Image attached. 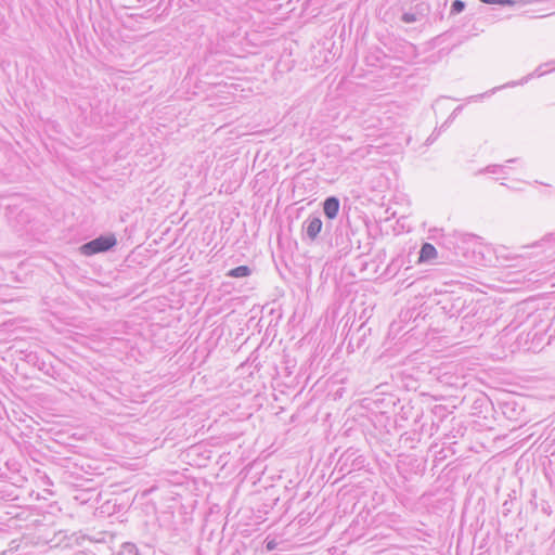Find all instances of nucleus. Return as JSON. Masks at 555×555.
<instances>
[{
	"mask_svg": "<svg viewBox=\"0 0 555 555\" xmlns=\"http://www.w3.org/2000/svg\"><path fill=\"white\" fill-rule=\"evenodd\" d=\"M323 227L320 216L310 215L302 223V230L307 238L315 241Z\"/></svg>",
	"mask_w": 555,
	"mask_h": 555,
	"instance_id": "4",
	"label": "nucleus"
},
{
	"mask_svg": "<svg viewBox=\"0 0 555 555\" xmlns=\"http://www.w3.org/2000/svg\"><path fill=\"white\" fill-rule=\"evenodd\" d=\"M462 109V106H457L453 113L450 115V117L447 119V121L442 125V128L447 127L448 124L459 114V112Z\"/></svg>",
	"mask_w": 555,
	"mask_h": 555,
	"instance_id": "18",
	"label": "nucleus"
},
{
	"mask_svg": "<svg viewBox=\"0 0 555 555\" xmlns=\"http://www.w3.org/2000/svg\"><path fill=\"white\" fill-rule=\"evenodd\" d=\"M117 244L114 234L100 235L80 246V251L85 256H92L100 253H105L112 249Z\"/></svg>",
	"mask_w": 555,
	"mask_h": 555,
	"instance_id": "3",
	"label": "nucleus"
},
{
	"mask_svg": "<svg viewBox=\"0 0 555 555\" xmlns=\"http://www.w3.org/2000/svg\"><path fill=\"white\" fill-rule=\"evenodd\" d=\"M279 543L275 539H266L264 547L268 552L274 551L278 547Z\"/></svg>",
	"mask_w": 555,
	"mask_h": 555,
	"instance_id": "16",
	"label": "nucleus"
},
{
	"mask_svg": "<svg viewBox=\"0 0 555 555\" xmlns=\"http://www.w3.org/2000/svg\"><path fill=\"white\" fill-rule=\"evenodd\" d=\"M555 69V60L548 63H545L543 65H540L535 68V70L528 76L524 77L519 82H508L504 87H514L516 85H522L525 82H528L533 77H541L545 75L546 73Z\"/></svg>",
	"mask_w": 555,
	"mask_h": 555,
	"instance_id": "6",
	"label": "nucleus"
},
{
	"mask_svg": "<svg viewBox=\"0 0 555 555\" xmlns=\"http://www.w3.org/2000/svg\"><path fill=\"white\" fill-rule=\"evenodd\" d=\"M465 9V2L462 0H454L451 4L450 14L455 15L463 12Z\"/></svg>",
	"mask_w": 555,
	"mask_h": 555,
	"instance_id": "13",
	"label": "nucleus"
},
{
	"mask_svg": "<svg viewBox=\"0 0 555 555\" xmlns=\"http://www.w3.org/2000/svg\"><path fill=\"white\" fill-rule=\"evenodd\" d=\"M465 431H466V427H464L461 422H456V423L453 424L452 429L446 436L449 439L457 438V437H463Z\"/></svg>",
	"mask_w": 555,
	"mask_h": 555,
	"instance_id": "10",
	"label": "nucleus"
},
{
	"mask_svg": "<svg viewBox=\"0 0 555 555\" xmlns=\"http://www.w3.org/2000/svg\"><path fill=\"white\" fill-rule=\"evenodd\" d=\"M447 244L449 248H453L455 254L466 255L468 249H472L473 253H478L481 255L480 264L482 266H491L492 260L485 257V253H490V246L483 244L482 237L477 236L470 233H463L460 231H453L447 237Z\"/></svg>",
	"mask_w": 555,
	"mask_h": 555,
	"instance_id": "1",
	"label": "nucleus"
},
{
	"mask_svg": "<svg viewBox=\"0 0 555 555\" xmlns=\"http://www.w3.org/2000/svg\"><path fill=\"white\" fill-rule=\"evenodd\" d=\"M406 48L410 50L411 54L414 56L415 55V51H416V48L415 46H413L412 43H406Z\"/></svg>",
	"mask_w": 555,
	"mask_h": 555,
	"instance_id": "19",
	"label": "nucleus"
},
{
	"mask_svg": "<svg viewBox=\"0 0 555 555\" xmlns=\"http://www.w3.org/2000/svg\"><path fill=\"white\" fill-rule=\"evenodd\" d=\"M117 555H138V548L133 543H124Z\"/></svg>",
	"mask_w": 555,
	"mask_h": 555,
	"instance_id": "11",
	"label": "nucleus"
},
{
	"mask_svg": "<svg viewBox=\"0 0 555 555\" xmlns=\"http://www.w3.org/2000/svg\"><path fill=\"white\" fill-rule=\"evenodd\" d=\"M436 138H437V135L435 134V132H433V133L429 135V138L427 139V141H428V142H433V141H435V140H436Z\"/></svg>",
	"mask_w": 555,
	"mask_h": 555,
	"instance_id": "20",
	"label": "nucleus"
},
{
	"mask_svg": "<svg viewBox=\"0 0 555 555\" xmlns=\"http://www.w3.org/2000/svg\"><path fill=\"white\" fill-rule=\"evenodd\" d=\"M251 270L248 266H238L229 271L228 276L231 278H245L250 275Z\"/></svg>",
	"mask_w": 555,
	"mask_h": 555,
	"instance_id": "9",
	"label": "nucleus"
},
{
	"mask_svg": "<svg viewBox=\"0 0 555 555\" xmlns=\"http://www.w3.org/2000/svg\"><path fill=\"white\" fill-rule=\"evenodd\" d=\"M5 210H7L5 215H7L8 219H11L14 211L17 210V205L16 204H8L5 206Z\"/></svg>",
	"mask_w": 555,
	"mask_h": 555,
	"instance_id": "17",
	"label": "nucleus"
},
{
	"mask_svg": "<svg viewBox=\"0 0 555 555\" xmlns=\"http://www.w3.org/2000/svg\"><path fill=\"white\" fill-rule=\"evenodd\" d=\"M436 256H437V250L431 244H429V243L423 244V246L421 247V250H420V260L421 261L430 260V259L435 258Z\"/></svg>",
	"mask_w": 555,
	"mask_h": 555,
	"instance_id": "8",
	"label": "nucleus"
},
{
	"mask_svg": "<svg viewBox=\"0 0 555 555\" xmlns=\"http://www.w3.org/2000/svg\"><path fill=\"white\" fill-rule=\"evenodd\" d=\"M339 206L340 203L336 196H328L323 202V212L328 219L333 220L338 215Z\"/></svg>",
	"mask_w": 555,
	"mask_h": 555,
	"instance_id": "7",
	"label": "nucleus"
},
{
	"mask_svg": "<svg viewBox=\"0 0 555 555\" xmlns=\"http://www.w3.org/2000/svg\"><path fill=\"white\" fill-rule=\"evenodd\" d=\"M253 366V363H243L241 366L237 367L238 377L244 378V374L248 372L249 378H255L254 372L249 371Z\"/></svg>",
	"mask_w": 555,
	"mask_h": 555,
	"instance_id": "12",
	"label": "nucleus"
},
{
	"mask_svg": "<svg viewBox=\"0 0 555 555\" xmlns=\"http://www.w3.org/2000/svg\"><path fill=\"white\" fill-rule=\"evenodd\" d=\"M502 170H503L502 165H489L485 169L480 170L479 172L500 173Z\"/></svg>",
	"mask_w": 555,
	"mask_h": 555,
	"instance_id": "14",
	"label": "nucleus"
},
{
	"mask_svg": "<svg viewBox=\"0 0 555 555\" xmlns=\"http://www.w3.org/2000/svg\"><path fill=\"white\" fill-rule=\"evenodd\" d=\"M515 162H517V158L508 159L506 163H515Z\"/></svg>",
	"mask_w": 555,
	"mask_h": 555,
	"instance_id": "21",
	"label": "nucleus"
},
{
	"mask_svg": "<svg viewBox=\"0 0 555 555\" xmlns=\"http://www.w3.org/2000/svg\"><path fill=\"white\" fill-rule=\"evenodd\" d=\"M402 22L410 24L417 21V16L414 13L405 12L401 16Z\"/></svg>",
	"mask_w": 555,
	"mask_h": 555,
	"instance_id": "15",
	"label": "nucleus"
},
{
	"mask_svg": "<svg viewBox=\"0 0 555 555\" xmlns=\"http://www.w3.org/2000/svg\"><path fill=\"white\" fill-rule=\"evenodd\" d=\"M109 390H107V393L111 395L116 400L120 401L122 404L126 402H137L138 399L128 395L129 388L132 386V384H120V389H117V384H107Z\"/></svg>",
	"mask_w": 555,
	"mask_h": 555,
	"instance_id": "5",
	"label": "nucleus"
},
{
	"mask_svg": "<svg viewBox=\"0 0 555 555\" xmlns=\"http://www.w3.org/2000/svg\"><path fill=\"white\" fill-rule=\"evenodd\" d=\"M365 466V457L360 450L353 447L348 448L338 459L336 468L343 475L360 470Z\"/></svg>",
	"mask_w": 555,
	"mask_h": 555,
	"instance_id": "2",
	"label": "nucleus"
}]
</instances>
